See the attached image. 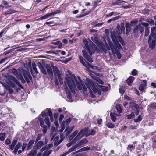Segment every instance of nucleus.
Returning <instances> with one entry per match:
<instances>
[{
    "mask_svg": "<svg viewBox=\"0 0 156 156\" xmlns=\"http://www.w3.org/2000/svg\"><path fill=\"white\" fill-rule=\"evenodd\" d=\"M66 74L65 78V83L67 85L72 92H75L76 87L79 90H82L86 91L87 89L84 85H83L79 77H76L72 75L69 71Z\"/></svg>",
    "mask_w": 156,
    "mask_h": 156,
    "instance_id": "obj_1",
    "label": "nucleus"
},
{
    "mask_svg": "<svg viewBox=\"0 0 156 156\" xmlns=\"http://www.w3.org/2000/svg\"><path fill=\"white\" fill-rule=\"evenodd\" d=\"M111 38L114 45L112 42H110L109 43V46L110 47L113 54H116L118 58L119 59L121 58L122 55L118 50L122 49V47L119 42L122 45H124L125 44L122 38L119 35L112 34Z\"/></svg>",
    "mask_w": 156,
    "mask_h": 156,
    "instance_id": "obj_2",
    "label": "nucleus"
},
{
    "mask_svg": "<svg viewBox=\"0 0 156 156\" xmlns=\"http://www.w3.org/2000/svg\"><path fill=\"white\" fill-rule=\"evenodd\" d=\"M84 43L85 49L82 51L83 55L87 61L90 62H92L93 60L91 56L92 54L95 52V47L94 46L93 43L91 41L89 43L87 41L84 40Z\"/></svg>",
    "mask_w": 156,
    "mask_h": 156,
    "instance_id": "obj_3",
    "label": "nucleus"
},
{
    "mask_svg": "<svg viewBox=\"0 0 156 156\" xmlns=\"http://www.w3.org/2000/svg\"><path fill=\"white\" fill-rule=\"evenodd\" d=\"M85 83L87 88L90 90V92L92 91V90H93L94 93L96 92L98 90V87L91 80L86 78Z\"/></svg>",
    "mask_w": 156,
    "mask_h": 156,
    "instance_id": "obj_4",
    "label": "nucleus"
},
{
    "mask_svg": "<svg viewBox=\"0 0 156 156\" xmlns=\"http://www.w3.org/2000/svg\"><path fill=\"white\" fill-rule=\"evenodd\" d=\"M7 79L9 81L7 82V83L11 87H14L15 86V84L12 82L13 81L16 83L20 88L22 89L23 88V87L21 84L20 82L14 76H9L7 77Z\"/></svg>",
    "mask_w": 156,
    "mask_h": 156,
    "instance_id": "obj_5",
    "label": "nucleus"
},
{
    "mask_svg": "<svg viewBox=\"0 0 156 156\" xmlns=\"http://www.w3.org/2000/svg\"><path fill=\"white\" fill-rule=\"evenodd\" d=\"M19 73L23 77V76L24 78L25 79L24 80L28 83H30V80H31L32 79V77L30 73L27 72L25 69H21L19 71Z\"/></svg>",
    "mask_w": 156,
    "mask_h": 156,
    "instance_id": "obj_6",
    "label": "nucleus"
},
{
    "mask_svg": "<svg viewBox=\"0 0 156 156\" xmlns=\"http://www.w3.org/2000/svg\"><path fill=\"white\" fill-rule=\"evenodd\" d=\"M88 131V128H85L82 129L76 136L75 140H79L84 136H89Z\"/></svg>",
    "mask_w": 156,
    "mask_h": 156,
    "instance_id": "obj_7",
    "label": "nucleus"
},
{
    "mask_svg": "<svg viewBox=\"0 0 156 156\" xmlns=\"http://www.w3.org/2000/svg\"><path fill=\"white\" fill-rule=\"evenodd\" d=\"M20 70H19L17 71L15 69H12V73L18 79H20L21 82L23 83H25V80L23 78L22 76L19 73V71Z\"/></svg>",
    "mask_w": 156,
    "mask_h": 156,
    "instance_id": "obj_8",
    "label": "nucleus"
},
{
    "mask_svg": "<svg viewBox=\"0 0 156 156\" xmlns=\"http://www.w3.org/2000/svg\"><path fill=\"white\" fill-rule=\"evenodd\" d=\"M148 42L149 47L151 49H153L156 45V37H152L149 35Z\"/></svg>",
    "mask_w": 156,
    "mask_h": 156,
    "instance_id": "obj_9",
    "label": "nucleus"
},
{
    "mask_svg": "<svg viewBox=\"0 0 156 156\" xmlns=\"http://www.w3.org/2000/svg\"><path fill=\"white\" fill-rule=\"evenodd\" d=\"M79 58L81 63L83 66H85L87 68L89 69L90 67L91 68L94 69H95V68H96V66L91 65L88 62H84L83 58V57L81 56H79Z\"/></svg>",
    "mask_w": 156,
    "mask_h": 156,
    "instance_id": "obj_10",
    "label": "nucleus"
},
{
    "mask_svg": "<svg viewBox=\"0 0 156 156\" xmlns=\"http://www.w3.org/2000/svg\"><path fill=\"white\" fill-rule=\"evenodd\" d=\"M78 131L77 130H75L70 136L69 139L72 143H76L79 140H75L76 136L78 134Z\"/></svg>",
    "mask_w": 156,
    "mask_h": 156,
    "instance_id": "obj_11",
    "label": "nucleus"
},
{
    "mask_svg": "<svg viewBox=\"0 0 156 156\" xmlns=\"http://www.w3.org/2000/svg\"><path fill=\"white\" fill-rule=\"evenodd\" d=\"M17 142L18 140H17L14 139L13 140L11 144L9 146L10 149L13 150L14 149L13 151V152L15 154H17L18 150H16V149L15 148V146L17 143Z\"/></svg>",
    "mask_w": 156,
    "mask_h": 156,
    "instance_id": "obj_12",
    "label": "nucleus"
},
{
    "mask_svg": "<svg viewBox=\"0 0 156 156\" xmlns=\"http://www.w3.org/2000/svg\"><path fill=\"white\" fill-rule=\"evenodd\" d=\"M111 119L113 122H115L116 120V116L119 115L117 114L116 112H114L113 113L111 112L110 113Z\"/></svg>",
    "mask_w": 156,
    "mask_h": 156,
    "instance_id": "obj_13",
    "label": "nucleus"
},
{
    "mask_svg": "<svg viewBox=\"0 0 156 156\" xmlns=\"http://www.w3.org/2000/svg\"><path fill=\"white\" fill-rule=\"evenodd\" d=\"M38 66L40 69L41 71L44 74L46 75L47 74V70H46V69L44 67L43 65L40 63L38 62Z\"/></svg>",
    "mask_w": 156,
    "mask_h": 156,
    "instance_id": "obj_14",
    "label": "nucleus"
},
{
    "mask_svg": "<svg viewBox=\"0 0 156 156\" xmlns=\"http://www.w3.org/2000/svg\"><path fill=\"white\" fill-rule=\"evenodd\" d=\"M53 69L55 76H58V75L60 74V71L59 70L58 68L56 66H53Z\"/></svg>",
    "mask_w": 156,
    "mask_h": 156,
    "instance_id": "obj_15",
    "label": "nucleus"
},
{
    "mask_svg": "<svg viewBox=\"0 0 156 156\" xmlns=\"http://www.w3.org/2000/svg\"><path fill=\"white\" fill-rule=\"evenodd\" d=\"M55 128L53 126L51 127L50 136L51 137V140H52L53 138L56 135V132L55 130Z\"/></svg>",
    "mask_w": 156,
    "mask_h": 156,
    "instance_id": "obj_16",
    "label": "nucleus"
},
{
    "mask_svg": "<svg viewBox=\"0 0 156 156\" xmlns=\"http://www.w3.org/2000/svg\"><path fill=\"white\" fill-rule=\"evenodd\" d=\"M47 73L51 79L53 78V73L51 68L50 67L46 68Z\"/></svg>",
    "mask_w": 156,
    "mask_h": 156,
    "instance_id": "obj_17",
    "label": "nucleus"
},
{
    "mask_svg": "<svg viewBox=\"0 0 156 156\" xmlns=\"http://www.w3.org/2000/svg\"><path fill=\"white\" fill-rule=\"evenodd\" d=\"M150 35L152 37H156V26L152 27L151 30V34Z\"/></svg>",
    "mask_w": 156,
    "mask_h": 156,
    "instance_id": "obj_18",
    "label": "nucleus"
},
{
    "mask_svg": "<svg viewBox=\"0 0 156 156\" xmlns=\"http://www.w3.org/2000/svg\"><path fill=\"white\" fill-rule=\"evenodd\" d=\"M88 142L86 139H83L81 140L80 142L76 144L77 146L78 147H79L83 146L84 144H86Z\"/></svg>",
    "mask_w": 156,
    "mask_h": 156,
    "instance_id": "obj_19",
    "label": "nucleus"
},
{
    "mask_svg": "<svg viewBox=\"0 0 156 156\" xmlns=\"http://www.w3.org/2000/svg\"><path fill=\"white\" fill-rule=\"evenodd\" d=\"M43 145L44 142L43 141H40L38 142L37 143L35 146L34 148L36 149H39Z\"/></svg>",
    "mask_w": 156,
    "mask_h": 156,
    "instance_id": "obj_20",
    "label": "nucleus"
},
{
    "mask_svg": "<svg viewBox=\"0 0 156 156\" xmlns=\"http://www.w3.org/2000/svg\"><path fill=\"white\" fill-rule=\"evenodd\" d=\"M90 149V147L87 146L85 147H83L81 149H80L79 150L73 153V154L74 155L75 154L77 153L80 152H82L83 151L89 150Z\"/></svg>",
    "mask_w": 156,
    "mask_h": 156,
    "instance_id": "obj_21",
    "label": "nucleus"
},
{
    "mask_svg": "<svg viewBox=\"0 0 156 156\" xmlns=\"http://www.w3.org/2000/svg\"><path fill=\"white\" fill-rule=\"evenodd\" d=\"M35 140H30L27 145V150H29L32 148V145L34 144Z\"/></svg>",
    "mask_w": 156,
    "mask_h": 156,
    "instance_id": "obj_22",
    "label": "nucleus"
},
{
    "mask_svg": "<svg viewBox=\"0 0 156 156\" xmlns=\"http://www.w3.org/2000/svg\"><path fill=\"white\" fill-rule=\"evenodd\" d=\"M59 139V137L58 136H56L52 139L53 140L55 145L58 146L61 142L60 140H58Z\"/></svg>",
    "mask_w": 156,
    "mask_h": 156,
    "instance_id": "obj_23",
    "label": "nucleus"
},
{
    "mask_svg": "<svg viewBox=\"0 0 156 156\" xmlns=\"http://www.w3.org/2000/svg\"><path fill=\"white\" fill-rule=\"evenodd\" d=\"M130 105L134 111H136L137 109H139V107L138 104L135 103H132Z\"/></svg>",
    "mask_w": 156,
    "mask_h": 156,
    "instance_id": "obj_24",
    "label": "nucleus"
},
{
    "mask_svg": "<svg viewBox=\"0 0 156 156\" xmlns=\"http://www.w3.org/2000/svg\"><path fill=\"white\" fill-rule=\"evenodd\" d=\"M74 128V126H73L71 128H70L69 127L66 128V129L65 130L64 132H66L67 131L66 133V135L68 136L69 135L71 132V131L73 130V129Z\"/></svg>",
    "mask_w": 156,
    "mask_h": 156,
    "instance_id": "obj_25",
    "label": "nucleus"
},
{
    "mask_svg": "<svg viewBox=\"0 0 156 156\" xmlns=\"http://www.w3.org/2000/svg\"><path fill=\"white\" fill-rule=\"evenodd\" d=\"M134 77L133 76H130L129 77L128 79L127 80V82L128 83V84L130 86L131 85V84L133 83V80H134Z\"/></svg>",
    "mask_w": 156,
    "mask_h": 156,
    "instance_id": "obj_26",
    "label": "nucleus"
},
{
    "mask_svg": "<svg viewBox=\"0 0 156 156\" xmlns=\"http://www.w3.org/2000/svg\"><path fill=\"white\" fill-rule=\"evenodd\" d=\"M111 49L110 46L109 47L108 46L107 44H106L104 46V47L102 48V51L105 52V53H106V52L107 50H110Z\"/></svg>",
    "mask_w": 156,
    "mask_h": 156,
    "instance_id": "obj_27",
    "label": "nucleus"
},
{
    "mask_svg": "<svg viewBox=\"0 0 156 156\" xmlns=\"http://www.w3.org/2000/svg\"><path fill=\"white\" fill-rule=\"evenodd\" d=\"M130 24L129 23H128L126 24L125 26L126 34H128V33L130 32L131 29L130 27Z\"/></svg>",
    "mask_w": 156,
    "mask_h": 156,
    "instance_id": "obj_28",
    "label": "nucleus"
},
{
    "mask_svg": "<svg viewBox=\"0 0 156 156\" xmlns=\"http://www.w3.org/2000/svg\"><path fill=\"white\" fill-rule=\"evenodd\" d=\"M78 147H77V145H76L74 146H73V147H72L71 148H70L66 152H65L67 155L70 153L74 151L75 150V149Z\"/></svg>",
    "mask_w": 156,
    "mask_h": 156,
    "instance_id": "obj_29",
    "label": "nucleus"
},
{
    "mask_svg": "<svg viewBox=\"0 0 156 156\" xmlns=\"http://www.w3.org/2000/svg\"><path fill=\"white\" fill-rule=\"evenodd\" d=\"M59 81L60 83V84L61 85H62L63 84V76L60 73L58 75Z\"/></svg>",
    "mask_w": 156,
    "mask_h": 156,
    "instance_id": "obj_30",
    "label": "nucleus"
},
{
    "mask_svg": "<svg viewBox=\"0 0 156 156\" xmlns=\"http://www.w3.org/2000/svg\"><path fill=\"white\" fill-rule=\"evenodd\" d=\"M32 66L33 71H34V73L36 74H37L38 72L36 68V65L34 62L32 63Z\"/></svg>",
    "mask_w": 156,
    "mask_h": 156,
    "instance_id": "obj_31",
    "label": "nucleus"
},
{
    "mask_svg": "<svg viewBox=\"0 0 156 156\" xmlns=\"http://www.w3.org/2000/svg\"><path fill=\"white\" fill-rule=\"evenodd\" d=\"M5 88L7 89V90L10 93H12L13 92V90L10 88L9 86L8 85L4 84L3 85Z\"/></svg>",
    "mask_w": 156,
    "mask_h": 156,
    "instance_id": "obj_32",
    "label": "nucleus"
},
{
    "mask_svg": "<svg viewBox=\"0 0 156 156\" xmlns=\"http://www.w3.org/2000/svg\"><path fill=\"white\" fill-rule=\"evenodd\" d=\"M116 108L117 110V112L119 113H120L122 112V109L121 108V106L120 104H117L116 106Z\"/></svg>",
    "mask_w": 156,
    "mask_h": 156,
    "instance_id": "obj_33",
    "label": "nucleus"
},
{
    "mask_svg": "<svg viewBox=\"0 0 156 156\" xmlns=\"http://www.w3.org/2000/svg\"><path fill=\"white\" fill-rule=\"evenodd\" d=\"M61 11L60 10H58L56 11H55L53 12H51L48 14H47V15L48 16V17H50L51 16L53 15H54L58 13H60Z\"/></svg>",
    "mask_w": 156,
    "mask_h": 156,
    "instance_id": "obj_34",
    "label": "nucleus"
},
{
    "mask_svg": "<svg viewBox=\"0 0 156 156\" xmlns=\"http://www.w3.org/2000/svg\"><path fill=\"white\" fill-rule=\"evenodd\" d=\"M6 137V134L5 133H0V140L4 141Z\"/></svg>",
    "mask_w": 156,
    "mask_h": 156,
    "instance_id": "obj_35",
    "label": "nucleus"
},
{
    "mask_svg": "<svg viewBox=\"0 0 156 156\" xmlns=\"http://www.w3.org/2000/svg\"><path fill=\"white\" fill-rule=\"evenodd\" d=\"M37 151L36 150H32L29 152L27 155L28 156H34L36 154Z\"/></svg>",
    "mask_w": 156,
    "mask_h": 156,
    "instance_id": "obj_36",
    "label": "nucleus"
},
{
    "mask_svg": "<svg viewBox=\"0 0 156 156\" xmlns=\"http://www.w3.org/2000/svg\"><path fill=\"white\" fill-rule=\"evenodd\" d=\"M93 78L97 82V84H98V83L101 84H103V82L99 78V77H96V78Z\"/></svg>",
    "mask_w": 156,
    "mask_h": 156,
    "instance_id": "obj_37",
    "label": "nucleus"
},
{
    "mask_svg": "<svg viewBox=\"0 0 156 156\" xmlns=\"http://www.w3.org/2000/svg\"><path fill=\"white\" fill-rule=\"evenodd\" d=\"M41 127L43 128V129L42 130V131L43 133V134L44 135L46 133L47 131V129H48L47 126L46 125H44L42 126H41Z\"/></svg>",
    "mask_w": 156,
    "mask_h": 156,
    "instance_id": "obj_38",
    "label": "nucleus"
},
{
    "mask_svg": "<svg viewBox=\"0 0 156 156\" xmlns=\"http://www.w3.org/2000/svg\"><path fill=\"white\" fill-rule=\"evenodd\" d=\"M119 18L120 17L119 16H116L115 17H113L111 18V19H110L109 20H108V21L107 22L108 23H109L111 22H114L115 20H118Z\"/></svg>",
    "mask_w": 156,
    "mask_h": 156,
    "instance_id": "obj_39",
    "label": "nucleus"
},
{
    "mask_svg": "<svg viewBox=\"0 0 156 156\" xmlns=\"http://www.w3.org/2000/svg\"><path fill=\"white\" fill-rule=\"evenodd\" d=\"M65 132H64V133H61L60 134V137L61 139L60 140H61V142H62L65 138L66 136H67L66 135V133L65 135H64V133Z\"/></svg>",
    "mask_w": 156,
    "mask_h": 156,
    "instance_id": "obj_40",
    "label": "nucleus"
},
{
    "mask_svg": "<svg viewBox=\"0 0 156 156\" xmlns=\"http://www.w3.org/2000/svg\"><path fill=\"white\" fill-rule=\"evenodd\" d=\"M52 152V150H50L48 151L47 150L44 151L43 153V156H48Z\"/></svg>",
    "mask_w": 156,
    "mask_h": 156,
    "instance_id": "obj_41",
    "label": "nucleus"
},
{
    "mask_svg": "<svg viewBox=\"0 0 156 156\" xmlns=\"http://www.w3.org/2000/svg\"><path fill=\"white\" fill-rule=\"evenodd\" d=\"M146 88V83H143L141 84L140 86L139 90L140 91H143L144 89Z\"/></svg>",
    "mask_w": 156,
    "mask_h": 156,
    "instance_id": "obj_42",
    "label": "nucleus"
},
{
    "mask_svg": "<svg viewBox=\"0 0 156 156\" xmlns=\"http://www.w3.org/2000/svg\"><path fill=\"white\" fill-rule=\"evenodd\" d=\"M44 121L48 127H49L50 126V123L49 121V118L48 117H46L44 119Z\"/></svg>",
    "mask_w": 156,
    "mask_h": 156,
    "instance_id": "obj_43",
    "label": "nucleus"
},
{
    "mask_svg": "<svg viewBox=\"0 0 156 156\" xmlns=\"http://www.w3.org/2000/svg\"><path fill=\"white\" fill-rule=\"evenodd\" d=\"M135 116L134 113L133 112L131 114L127 115L126 116L127 118L129 119H130L132 118H133Z\"/></svg>",
    "mask_w": 156,
    "mask_h": 156,
    "instance_id": "obj_44",
    "label": "nucleus"
},
{
    "mask_svg": "<svg viewBox=\"0 0 156 156\" xmlns=\"http://www.w3.org/2000/svg\"><path fill=\"white\" fill-rule=\"evenodd\" d=\"M138 25L140 32L141 33L143 32L144 30V27L142 26L140 24H139Z\"/></svg>",
    "mask_w": 156,
    "mask_h": 156,
    "instance_id": "obj_45",
    "label": "nucleus"
},
{
    "mask_svg": "<svg viewBox=\"0 0 156 156\" xmlns=\"http://www.w3.org/2000/svg\"><path fill=\"white\" fill-rule=\"evenodd\" d=\"M22 146V143L21 142H18L16 145L15 146V148L16 149V150H18L19 149H20Z\"/></svg>",
    "mask_w": 156,
    "mask_h": 156,
    "instance_id": "obj_46",
    "label": "nucleus"
},
{
    "mask_svg": "<svg viewBox=\"0 0 156 156\" xmlns=\"http://www.w3.org/2000/svg\"><path fill=\"white\" fill-rule=\"evenodd\" d=\"M16 11L12 9H9L6 11V12H5V14L6 15L11 14L12 13H14Z\"/></svg>",
    "mask_w": 156,
    "mask_h": 156,
    "instance_id": "obj_47",
    "label": "nucleus"
},
{
    "mask_svg": "<svg viewBox=\"0 0 156 156\" xmlns=\"http://www.w3.org/2000/svg\"><path fill=\"white\" fill-rule=\"evenodd\" d=\"M106 125L109 128H113L115 126L114 124L110 122H108L106 123Z\"/></svg>",
    "mask_w": 156,
    "mask_h": 156,
    "instance_id": "obj_48",
    "label": "nucleus"
},
{
    "mask_svg": "<svg viewBox=\"0 0 156 156\" xmlns=\"http://www.w3.org/2000/svg\"><path fill=\"white\" fill-rule=\"evenodd\" d=\"M43 134H39L36 139L35 140L36 143L38 141V140H40L41 139V137L42 136Z\"/></svg>",
    "mask_w": 156,
    "mask_h": 156,
    "instance_id": "obj_49",
    "label": "nucleus"
},
{
    "mask_svg": "<svg viewBox=\"0 0 156 156\" xmlns=\"http://www.w3.org/2000/svg\"><path fill=\"white\" fill-rule=\"evenodd\" d=\"M49 17L47 15V14L41 17L40 18L37 19V20H44L45 19H46L48 18Z\"/></svg>",
    "mask_w": 156,
    "mask_h": 156,
    "instance_id": "obj_50",
    "label": "nucleus"
},
{
    "mask_svg": "<svg viewBox=\"0 0 156 156\" xmlns=\"http://www.w3.org/2000/svg\"><path fill=\"white\" fill-rule=\"evenodd\" d=\"M103 91H106L107 90L108 88L106 87L102 86H98Z\"/></svg>",
    "mask_w": 156,
    "mask_h": 156,
    "instance_id": "obj_51",
    "label": "nucleus"
},
{
    "mask_svg": "<svg viewBox=\"0 0 156 156\" xmlns=\"http://www.w3.org/2000/svg\"><path fill=\"white\" fill-rule=\"evenodd\" d=\"M139 30L138 25L136 26L134 28L133 31L134 33H138Z\"/></svg>",
    "mask_w": 156,
    "mask_h": 156,
    "instance_id": "obj_52",
    "label": "nucleus"
},
{
    "mask_svg": "<svg viewBox=\"0 0 156 156\" xmlns=\"http://www.w3.org/2000/svg\"><path fill=\"white\" fill-rule=\"evenodd\" d=\"M11 141L9 139L7 138L5 141V144L6 145H10L11 144Z\"/></svg>",
    "mask_w": 156,
    "mask_h": 156,
    "instance_id": "obj_53",
    "label": "nucleus"
},
{
    "mask_svg": "<svg viewBox=\"0 0 156 156\" xmlns=\"http://www.w3.org/2000/svg\"><path fill=\"white\" fill-rule=\"evenodd\" d=\"M146 21L147 22H148L150 24H151L153 25L154 24V20L151 19V20L147 19V20H146Z\"/></svg>",
    "mask_w": 156,
    "mask_h": 156,
    "instance_id": "obj_54",
    "label": "nucleus"
},
{
    "mask_svg": "<svg viewBox=\"0 0 156 156\" xmlns=\"http://www.w3.org/2000/svg\"><path fill=\"white\" fill-rule=\"evenodd\" d=\"M149 33V30L148 28L146 27L145 29V36H147Z\"/></svg>",
    "mask_w": 156,
    "mask_h": 156,
    "instance_id": "obj_55",
    "label": "nucleus"
},
{
    "mask_svg": "<svg viewBox=\"0 0 156 156\" xmlns=\"http://www.w3.org/2000/svg\"><path fill=\"white\" fill-rule=\"evenodd\" d=\"M27 144L26 143H23V146L22 147V151L23 152L24 151L26 147H27Z\"/></svg>",
    "mask_w": 156,
    "mask_h": 156,
    "instance_id": "obj_56",
    "label": "nucleus"
},
{
    "mask_svg": "<svg viewBox=\"0 0 156 156\" xmlns=\"http://www.w3.org/2000/svg\"><path fill=\"white\" fill-rule=\"evenodd\" d=\"M55 85L57 86L59 84V82L57 79V76H55Z\"/></svg>",
    "mask_w": 156,
    "mask_h": 156,
    "instance_id": "obj_57",
    "label": "nucleus"
},
{
    "mask_svg": "<svg viewBox=\"0 0 156 156\" xmlns=\"http://www.w3.org/2000/svg\"><path fill=\"white\" fill-rule=\"evenodd\" d=\"M142 120V118L141 117V115H140L138 116V117L137 119H135L134 120V122H137L139 121H140Z\"/></svg>",
    "mask_w": 156,
    "mask_h": 156,
    "instance_id": "obj_58",
    "label": "nucleus"
},
{
    "mask_svg": "<svg viewBox=\"0 0 156 156\" xmlns=\"http://www.w3.org/2000/svg\"><path fill=\"white\" fill-rule=\"evenodd\" d=\"M126 2L125 1L123 0L119 1H117V4L119 5H121V3L124 4Z\"/></svg>",
    "mask_w": 156,
    "mask_h": 156,
    "instance_id": "obj_59",
    "label": "nucleus"
},
{
    "mask_svg": "<svg viewBox=\"0 0 156 156\" xmlns=\"http://www.w3.org/2000/svg\"><path fill=\"white\" fill-rule=\"evenodd\" d=\"M96 132L94 129L91 130L90 132V133H89V136L90 135H94L95 134Z\"/></svg>",
    "mask_w": 156,
    "mask_h": 156,
    "instance_id": "obj_60",
    "label": "nucleus"
},
{
    "mask_svg": "<svg viewBox=\"0 0 156 156\" xmlns=\"http://www.w3.org/2000/svg\"><path fill=\"white\" fill-rule=\"evenodd\" d=\"M39 121L40 122V125L41 126L44 125V121L43 119H39Z\"/></svg>",
    "mask_w": 156,
    "mask_h": 156,
    "instance_id": "obj_61",
    "label": "nucleus"
},
{
    "mask_svg": "<svg viewBox=\"0 0 156 156\" xmlns=\"http://www.w3.org/2000/svg\"><path fill=\"white\" fill-rule=\"evenodd\" d=\"M47 113H48V115L50 117H51V116H52V112L51 111L50 109H48V110Z\"/></svg>",
    "mask_w": 156,
    "mask_h": 156,
    "instance_id": "obj_62",
    "label": "nucleus"
},
{
    "mask_svg": "<svg viewBox=\"0 0 156 156\" xmlns=\"http://www.w3.org/2000/svg\"><path fill=\"white\" fill-rule=\"evenodd\" d=\"M137 70L136 69L133 70L132 72V74L133 76H136L137 74Z\"/></svg>",
    "mask_w": 156,
    "mask_h": 156,
    "instance_id": "obj_63",
    "label": "nucleus"
},
{
    "mask_svg": "<svg viewBox=\"0 0 156 156\" xmlns=\"http://www.w3.org/2000/svg\"><path fill=\"white\" fill-rule=\"evenodd\" d=\"M140 24H141V25H142L143 26H144L145 27H148L149 25V24L148 23H145V22H142Z\"/></svg>",
    "mask_w": 156,
    "mask_h": 156,
    "instance_id": "obj_64",
    "label": "nucleus"
}]
</instances>
